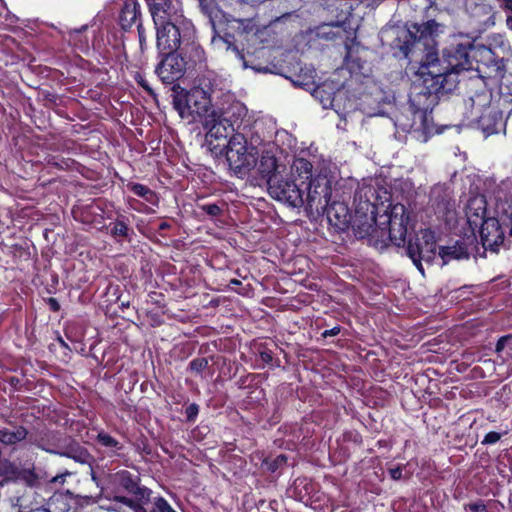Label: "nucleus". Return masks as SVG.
<instances>
[{"instance_id":"obj_45","label":"nucleus","mask_w":512,"mask_h":512,"mask_svg":"<svg viewBox=\"0 0 512 512\" xmlns=\"http://www.w3.org/2000/svg\"><path fill=\"white\" fill-rule=\"evenodd\" d=\"M512 339V334L502 336L498 339L495 347V351L500 356L501 352L506 347L507 343Z\"/></svg>"},{"instance_id":"obj_13","label":"nucleus","mask_w":512,"mask_h":512,"mask_svg":"<svg viewBox=\"0 0 512 512\" xmlns=\"http://www.w3.org/2000/svg\"><path fill=\"white\" fill-rule=\"evenodd\" d=\"M181 44L179 28L171 21L159 22L157 26V48L160 53L176 52Z\"/></svg>"},{"instance_id":"obj_34","label":"nucleus","mask_w":512,"mask_h":512,"mask_svg":"<svg viewBox=\"0 0 512 512\" xmlns=\"http://www.w3.org/2000/svg\"><path fill=\"white\" fill-rule=\"evenodd\" d=\"M150 512H176L171 505L163 498V497H156L154 498L151 507Z\"/></svg>"},{"instance_id":"obj_29","label":"nucleus","mask_w":512,"mask_h":512,"mask_svg":"<svg viewBox=\"0 0 512 512\" xmlns=\"http://www.w3.org/2000/svg\"><path fill=\"white\" fill-rule=\"evenodd\" d=\"M482 57L485 60V63L491 68V72H493L496 76L502 75L505 65L503 58L495 57L494 52L490 48L484 47L482 49Z\"/></svg>"},{"instance_id":"obj_38","label":"nucleus","mask_w":512,"mask_h":512,"mask_svg":"<svg viewBox=\"0 0 512 512\" xmlns=\"http://www.w3.org/2000/svg\"><path fill=\"white\" fill-rule=\"evenodd\" d=\"M204 51L201 47L192 44L190 46V60L193 64L202 63L204 61Z\"/></svg>"},{"instance_id":"obj_16","label":"nucleus","mask_w":512,"mask_h":512,"mask_svg":"<svg viewBox=\"0 0 512 512\" xmlns=\"http://www.w3.org/2000/svg\"><path fill=\"white\" fill-rule=\"evenodd\" d=\"M156 26L159 22L172 20L177 15L178 9L173 0H146Z\"/></svg>"},{"instance_id":"obj_43","label":"nucleus","mask_w":512,"mask_h":512,"mask_svg":"<svg viewBox=\"0 0 512 512\" xmlns=\"http://www.w3.org/2000/svg\"><path fill=\"white\" fill-rule=\"evenodd\" d=\"M501 437H502V433L491 431L485 435L484 439L482 440V444L483 445L495 444L496 442H498L501 439Z\"/></svg>"},{"instance_id":"obj_8","label":"nucleus","mask_w":512,"mask_h":512,"mask_svg":"<svg viewBox=\"0 0 512 512\" xmlns=\"http://www.w3.org/2000/svg\"><path fill=\"white\" fill-rule=\"evenodd\" d=\"M304 184V181L298 184L291 178L281 176L277 181L272 180V185L267 191L273 199L288 207L300 208L304 205V189L302 188Z\"/></svg>"},{"instance_id":"obj_15","label":"nucleus","mask_w":512,"mask_h":512,"mask_svg":"<svg viewBox=\"0 0 512 512\" xmlns=\"http://www.w3.org/2000/svg\"><path fill=\"white\" fill-rule=\"evenodd\" d=\"M490 96L486 90L475 91L465 100V115L470 123H474L477 117L489 109Z\"/></svg>"},{"instance_id":"obj_37","label":"nucleus","mask_w":512,"mask_h":512,"mask_svg":"<svg viewBox=\"0 0 512 512\" xmlns=\"http://www.w3.org/2000/svg\"><path fill=\"white\" fill-rule=\"evenodd\" d=\"M208 367V359L201 357L195 358L189 363V369L194 373H201Z\"/></svg>"},{"instance_id":"obj_46","label":"nucleus","mask_w":512,"mask_h":512,"mask_svg":"<svg viewBox=\"0 0 512 512\" xmlns=\"http://www.w3.org/2000/svg\"><path fill=\"white\" fill-rule=\"evenodd\" d=\"M71 475H72V473L70 471L66 470V471L52 477L49 482L51 484L63 485L66 481V478Z\"/></svg>"},{"instance_id":"obj_50","label":"nucleus","mask_w":512,"mask_h":512,"mask_svg":"<svg viewBox=\"0 0 512 512\" xmlns=\"http://www.w3.org/2000/svg\"><path fill=\"white\" fill-rule=\"evenodd\" d=\"M115 501L122 503V504L130 507L131 509H133V507L135 506V504L137 502V501H135L131 498L125 497V496H116Z\"/></svg>"},{"instance_id":"obj_35","label":"nucleus","mask_w":512,"mask_h":512,"mask_svg":"<svg viewBox=\"0 0 512 512\" xmlns=\"http://www.w3.org/2000/svg\"><path fill=\"white\" fill-rule=\"evenodd\" d=\"M97 440L101 445L108 448H113L117 450L122 448L121 444L115 438L104 432H100L97 435Z\"/></svg>"},{"instance_id":"obj_10","label":"nucleus","mask_w":512,"mask_h":512,"mask_svg":"<svg viewBox=\"0 0 512 512\" xmlns=\"http://www.w3.org/2000/svg\"><path fill=\"white\" fill-rule=\"evenodd\" d=\"M253 168H255V176L252 177L251 183L254 186H266L268 189L272 185V180L277 181L282 176L281 166L278 164L276 157L269 151L262 153L260 160L256 161Z\"/></svg>"},{"instance_id":"obj_4","label":"nucleus","mask_w":512,"mask_h":512,"mask_svg":"<svg viewBox=\"0 0 512 512\" xmlns=\"http://www.w3.org/2000/svg\"><path fill=\"white\" fill-rule=\"evenodd\" d=\"M224 150L229 168L240 178L247 176L256 165L257 150L248 145L247 139L241 133L232 135L227 144L223 143L220 153Z\"/></svg>"},{"instance_id":"obj_57","label":"nucleus","mask_w":512,"mask_h":512,"mask_svg":"<svg viewBox=\"0 0 512 512\" xmlns=\"http://www.w3.org/2000/svg\"><path fill=\"white\" fill-rule=\"evenodd\" d=\"M48 304L53 311H58L60 309V305L55 298H49Z\"/></svg>"},{"instance_id":"obj_59","label":"nucleus","mask_w":512,"mask_h":512,"mask_svg":"<svg viewBox=\"0 0 512 512\" xmlns=\"http://www.w3.org/2000/svg\"><path fill=\"white\" fill-rule=\"evenodd\" d=\"M506 25L510 30H512V15L507 17Z\"/></svg>"},{"instance_id":"obj_14","label":"nucleus","mask_w":512,"mask_h":512,"mask_svg":"<svg viewBox=\"0 0 512 512\" xmlns=\"http://www.w3.org/2000/svg\"><path fill=\"white\" fill-rule=\"evenodd\" d=\"M324 215L328 223L339 232L349 227L352 218L347 205L340 201L329 203Z\"/></svg>"},{"instance_id":"obj_17","label":"nucleus","mask_w":512,"mask_h":512,"mask_svg":"<svg viewBox=\"0 0 512 512\" xmlns=\"http://www.w3.org/2000/svg\"><path fill=\"white\" fill-rule=\"evenodd\" d=\"M118 18L121 28L125 31L141 22L140 5L137 0H123Z\"/></svg>"},{"instance_id":"obj_33","label":"nucleus","mask_w":512,"mask_h":512,"mask_svg":"<svg viewBox=\"0 0 512 512\" xmlns=\"http://www.w3.org/2000/svg\"><path fill=\"white\" fill-rule=\"evenodd\" d=\"M26 483L29 487H36L39 485V477L34 469H22L19 479Z\"/></svg>"},{"instance_id":"obj_60","label":"nucleus","mask_w":512,"mask_h":512,"mask_svg":"<svg viewBox=\"0 0 512 512\" xmlns=\"http://www.w3.org/2000/svg\"><path fill=\"white\" fill-rule=\"evenodd\" d=\"M169 228V224L167 222H162L160 225H159V229L160 230H164V229H167Z\"/></svg>"},{"instance_id":"obj_30","label":"nucleus","mask_w":512,"mask_h":512,"mask_svg":"<svg viewBox=\"0 0 512 512\" xmlns=\"http://www.w3.org/2000/svg\"><path fill=\"white\" fill-rule=\"evenodd\" d=\"M312 169L313 165L304 158L294 160L292 165L293 173L297 174V176L304 182H306V180H309L310 182L313 179Z\"/></svg>"},{"instance_id":"obj_5","label":"nucleus","mask_w":512,"mask_h":512,"mask_svg":"<svg viewBox=\"0 0 512 512\" xmlns=\"http://www.w3.org/2000/svg\"><path fill=\"white\" fill-rule=\"evenodd\" d=\"M307 191L304 198V207L307 216L317 221L325 214L326 207L331 200V182L325 175H317L310 182H305Z\"/></svg>"},{"instance_id":"obj_52","label":"nucleus","mask_w":512,"mask_h":512,"mask_svg":"<svg viewBox=\"0 0 512 512\" xmlns=\"http://www.w3.org/2000/svg\"><path fill=\"white\" fill-rule=\"evenodd\" d=\"M389 474L393 480H400L402 478V468L395 467L389 469Z\"/></svg>"},{"instance_id":"obj_31","label":"nucleus","mask_w":512,"mask_h":512,"mask_svg":"<svg viewBox=\"0 0 512 512\" xmlns=\"http://www.w3.org/2000/svg\"><path fill=\"white\" fill-rule=\"evenodd\" d=\"M131 191L150 203H154L156 194L147 186L135 183L130 186Z\"/></svg>"},{"instance_id":"obj_41","label":"nucleus","mask_w":512,"mask_h":512,"mask_svg":"<svg viewBox=\"0 0 512 512\" xmlns=\"http://www.w3.org/2000/svg\"><path fill=\"white\" fill-rule=\"evenodd\" d=\"M287 458L285 455H279L272 461H264V465L270 472H275L280 466L286 462Z\"/></svg>"},{"instance_id":"obj_23","label":"nucleus","mask_w":512,"mask_h":512,"mask_svg":"<svg viewBox=\"0 0 512 512\" xmlns=\"http://www.w3.org/2000/svg\"><path fill=\"white\" fill-rule=\"evenodd\" d=\"M486 213V201L484 197L480 196L469 200L466 216L471 226H481V223L489 218L486 216Z\"/></svg>"},{"instance_id":"obj_32","label":"nucleus","mask_w":512,"mask_h":512,"mask_svg":"<svg viewBox=\"0 0 512 512\" xmlns=\"http://www.w3.org/2000/svg\"><path fill=\"white\" fill-rule=\"evenodd\" d=\"M22 469H19L14 463L5 460L3 462L1 475L9 480H18Z\"/></svg>"},{"instance_id":"obj_3","label":"nucleus","mask_w":512,"mask_h":512,"mask_svg":"<svg viewBox=\"0 0 512 512\" xmlns=\"http://www.w3.org/2000/svg\"><path fill=\"white\" fill-rule=\"evenodd\" d=\"M245 113V107L240 103H235L225 111L212 110L205 116L203 121V127L206 130L205 141L211 151L221 146L220 144L213 145L214 140L225 142L228 137L235 134L234 124Z\"/></svg>"},{"instance_id":"obj_7","label":"nucleus","mask_w":512,"mask_h":512,"mask_svg":"<svg viewBox=\"0 0 512 512\" xmlns=\"http://www.w3.org/2000/svg\"><path fill=\"white\" fill-rule=\"evenodd\" d=\"M406 254L419 272L424 275L422 261L432 263L437 255L434 233L430 229H423L414 238H410L406 246Z\"/></svg>"},{"instance_id":"obj_44","label":"nucleus","mask_w":512,"mask_h":512,"mask_svg":"<svg viewBox=\"0 0 512 512\" xmlns=\"http://www.w3.org/2000/svg\"><path fill=\"white\" fill-rule=\"evenodd\" d=\"M198 413H199V406L196 403L190 404L185 410V415H186L187 421L193 422L195 420V418L197 417Z\"/></svg>"},{"instance_id":"obj_20","label":"nucleus","mask_w":512,"mask_h":512,"mask_svg":"<svg viewBox=\"0 0 512 512\" xmlns=\"http://www.w3.org/2000/svg\"><path fill=\"white\" fill-rule=\"evenodd\" d=\"M179 88L178 85L173 86L172 104L182 119L189 118L193 115L192 100L196 94L178 91Z\"/></svg>"},{"instance_id":"obj_2","label":"nucleus","mask_w":512,"mask_h":512,"mask_svg":"<svg viewBox=\"0 0 512 512\" xmlns=\"http://www.w3.org/2000/svg\"><path fill=\"white\" fill-rule=\"evenodd\" d=\"M422 82L414 83L409 95L408 111L413 115L411 124H402L403 128H413L417 123L425 127L428 114L438 104L441 96L455 89L454 79L437 80L428 71H421Z\"/></svg>"},{"instance_id":"obj_47","label":"nucleus","mask_w":512,"mask_h":512,"mask_svg":"<svg viewBox=\"0 0 512 512\" xmlns=\"http://www.w3.org/2000/svg\"><path fill=\"white\" fill-rule=\"evenodd\" d=\"M230 21H235L242 26V32L249 33L253 29V25L251 20L249 19H236L232 18Z\"/></svg>"},{"instance_id":"obj_25","label":"nucleus","mask_w":512,"mask_h":512,"mask_svg":"<svg viewBox=\"0 0 512 512\" xmlns=\"http://www.w3.org/2000/svg\"><path fill=\"white\" fill-rule=\"evenodd\" d=\"M30 443L46 452L58 454L61 445V439L59 438L58 433L49 431L44 433L39 438L33 439L30 437Z\"/></svg>"},{"instance_id":"obj_6","label":"nucleus","mask_w":512,"mask_h":512,"mask_svg":"<svg viewBox=\"0 0 512 512\" xmlns=\"http://www.w3.org/2000/svg\"><path fill=\"white\" fill-rule=\"evenodd\" d=\"M311 93L324 109H333L341 118H345L352 109L353 103L349 100L347 92L334 81H325L313 86Z\"/></svg>"},{"instance_id":"obj_28","label":"nucleus","mask_w":512,"mask_h":512,"mask_svg":"<svg viewBox=\"0 0 512 512\" xmlns=\"http://www.w3.org/2000/svg\"><path fill=\"white\" fill-rule=\"evenodd\" d=\"M189 93H195L194 100H192V108H193V114L196 113L198 115H202L207 113L208 114V108L210 105V99L207 96V93L202 88H196L191 90Z\"/></svg>"},{"instance_id":"obj_48","label":"nucleus","mask_w":512,"mask_h":512,"mask_svg":"<svg viewBox=\"0 0 512 512\" xmlns=\"http://www.w3.org/2000/svg\"><path fill=\"white\" fill-rule=\"evenodd\" d=\"M466 508L472 512H483L486 510V506L482 501L470 503L466 506Z\"/></svg>"},{"instance_id":"obj_27","label":"nucleus","mask_w":512,"mask_h":512,"mask_svg":"<svg viewBox=\"0 0 512 512\" xmlns=\"http://www.w3.org/2000/svg\"><path fill=\"white\" fill-rule=\"evenodd\" d=\"M500 117L497 116L496 112H492L489 108L486 112H483L480 117H477L474 123H477L478 127L483 131L486 136L498 132V124Z\"/></svg>"},{"instance_id":"obj_51","label":"nucleus","mask_w":512,"mask_h":512,"mask_svg":"<svg viewBox=\"0 0 512 512\" xmlns=\"http://www.w3.org/2000/svg\"><path fill=\"white\" fill-rule=\"evenodd\" d=\"M137 31H138V36H139V43H140L141 48L143 49L144 43L146 41V37H145L144 28H143L141 22H139L137 24Z\"/></svg>"},{"instance_id":"obj_42","label":"nucleus","mask_w":512,"mask_h":512,"mask_svg":"<svg viewBox=\"0 0 512 512\" xmlns=\"http://www.w3.org/2000/svg\"><path fill=\"white\" fill-rule=\"evenodd\" d=\"M201 11L213 22L215 4L211 0H200Z\"/></svg>"},{"instance_id":"obj_36","label":"nucleus","mask_w":512,"mask_h":512,"mask_svg":"<svg viewBox=\"0 0 512 512\" xmlns=\"http://www.w3.org/2000/svg\"><path fill=\"white\" fill-rule=\"evenodd\" d=\"M129 228L127 224L122 220H116L113 228L111 229V235L113 237H128Z\"/></svg>"},{"instance_id":"obj_54","label":"nucleus","mask_w":512,"mask_h":512,"mask_svg":"<svg viewBox=\"0 0 512 512\" xmlns=\"http://www.w3.org/2000/svg\"><path fill=\"white\" fill-rule=\"evenodd\" d=\"M340 333V327L339 326H336V327H333L332 329H329V330H325L323 333H322V336L324 338H327V337H332V336H336Z\"/></svg>"},{"instance_id":"obj_56","label":"nucleus","mask_w":512,"mask_h":512,"mask_svg":"<svg viewBox=\"0 0 512 512\" xmlns=\"http://www.w3.org/2000/svg\"><path fill=\"white\" fill-rule=\"evenodd\" d=\"M142 504L144 503L138 500L135 506L133 507V510L135 512H150V508L146 509Z\"/></svg>"},{"instance_id":"obj_19","label":"nucleus","mask_w":512,"mask_h":512,"mask_svg":"<svg viewBox=\"0 0 512 512\" xmlns=\"http://www.w3.org/2000/svg\"><path fill=\"white\" fill-rule=\"evenodd\" d=\"M58 455L71 458L82 464L89 463L91 460V455L87 449L69 437L65 438L64 441L61 442Z\"/></svg>"},{"instance_id":"obj_22","label":"nucleus","mask_w":512,"mask_h":512,"mask_svg":"<svg viewBox=\"0 0 512 512\" xmlns=\"http://www.w3.org/2000/svg\"><path fill=\"white\" fill-rule=\"evenodd\" d=\"M377 200L376 190L370 185L359 187L354 194L355 210H376L375 201Z\"/></svg>"},{"instance_id":"obj_9","label":"nucleus","mask_w":512,"mask_h":512,"mask_svg":"<svg viewBox=\"0 0 512 512\" xmlns=\"http://www.w3.org/2000/svg\"><path fill=\"white\" fill-rule=\"evenodd\" d=\"M350 225L352 226L354 235L358 239L367 238L371 244L378 249H383L386 244L383 241L374 239V234H378L379 230L376 227V210H355L354 216L351 218Z\"/></svg>"},{"instance_id":"obj_49","label":"nucleus","mask_w":512,"mask_h":512,"mask_svg":"<svg viewBox=\"0 0 512 512\" xmlns=\"http://www.w3.org/2000/svg\"><path fill=\"white\" fill-rule=\"evenodd\" d=\"M295 86L304 88L305 90L312 91L314 83L312 81H302L300 79L292 80Z\"/></svg>"},{"instance_id":"obj_12","label":"nucleus","mask_w":512,"mask_h":512,"mask_svg":"<svg viewBox=\"0 0 512 512\" xmlns=\"http://www.w3.org/2000/svg\"><path fill=\"white\" fill-rule=\"evenodd\" d=\"M504 226L510 227V223H500L497 218L489 217L480 226V237L484 250L498 252L499 247L504 245Z\"/></svg>"},{"instance_id":"obj_1","label":"nucleus","mask_w":512,"mask_h":512,"mask_svg":"<svg viewBox=\"0 0 512 512\" xmlns=\"http://www.w3.org/2000/svg\"><path fill=\"white\" fill-rule=\"evenodd\" d=\"M444 25L431 19L424 23H412L398 32L395 47L405 58H420L421 69H426L429 75L437 80L454 79L455 88L458 84V74L473 69V61L469 51L471 44H458L443 51L439 59L436 53V37L443 32Z\"/></svg>"},{"instance_id":"obj_62","label":"nucleus","mask_w":512,"mask_h":512,"mask_svg":"<svg viewBox=\"0 0 512 512\" xmlns=\"http://www.w3.org/2000/svg\"><path fill=\"white\" fill-rule=\"evenodd\" d=\"M59 342L60 344L65 347V348H68V345L65 343V341L62 339V338H59Z\"/></svg>"},{"instance_id":"obj_39","label":"nucleus","mask_w":512,"mask_h":512,"mask_svg":"<svg viewBox=\"0 0 512 512\" xmlns=\"http://www.w3.org/2000/svg\"><path fill=\"white\" fill-rule=\"evenodd\" d=\"M232 38L231 35H227L224 38V42L227 44V51H231L234 53V55L239 59L243 61V66L247 67V63L244 60V54L243 52L229 39Z\"/></svg>"},{"instance_id":"obj_55","label":"nucleus","mask_w":512,"mask_h":512,"mask_svg":"<svg viewBox=\"0 0 512 512\" xmlns=\"http://www.w3.org/2000/svg\"><path fill=\"white\" fill-rule=\"evenodd\" d=\"M501 9L512 12V0H497Z\"/></svg>"},{"instance_id":"obj_61","label":"nucleus","mask_w":512,"mask_h":512,"mask_svg":"<svg viewBox=\"0 0 512 512\" xmlns=\"http://www.w3.org/2000/svg\"><path fill=\"white\" fill-rule=\"evenodd\" d=\"M240 284H241V282L239 280H237V279H232L230 281V285H240Z\"/></svg>"},{"instance_id":"obj_40","label":"nucleus","mask_w":512,"mask_h":512,"mask_svg":"<svg viewBox=\"0 0 512 512\" xmlns=\"http://www.w3.org/2000/svg\"><path fill=\"white\" fill-rule=\"evenodd\" d=\"M199 208L211 217H217L222 213V208L216 203L202 204Z\"/></svg>"},{"instance_id":"obj_18","label":"nucleus","mask_w":512,"mask_h":512,"mask_svg":"<svg viewBox=\"0 0 512 512\" xmlns=\"http://www.w3.org/2000/svg\"><path fill=\"white\" fill-rule=\"evenodd\" d=\"M119 485L127 492L136 496L137 500L147 503L150 499L151 490L140 487L137 480L131 475L129 471H121L117 473Z\"/></svg>"},{"instance_id":"obj_53","label":"nucleus","mask_w":512,"mask_h":512,"mask_svg":"<svg viewBox=\"0 0 512 512\" xmlns=\"http://www.w3.org/2000/svg\"><path fill=\"white\" fill-rule=\"evenodd\" d=\"M259 355L262 362L266 364H269L273 359L271 351L268 350L260 351Z\"/></svg>"},{"instance_id":"obj_24","label":"nucleus","mask_w":512,"mask_h":512,"mask_svg":"<svg viewBox=\"0 0 512 512\" xmlns=\"http://www.w3.org/2000/svg\"><path fill=\"white\" fill-rule=\"evenodd\" d=\"M28 430L22 425H10L0 428V442L5 446H13L25 440Z\"/></svg>"},{"instance_id":"obj_21","label":"nucleus","mask_w":512,"mask_h":512,"mask_svg":"<svg viewBox=\"0 0 512 512\" xmlns=\"http://www.w3.org/2000/svg\"><path fill=\"white\" fill-rule=\"evenodd\" d=\"M438 255L442 259L443 264H447L451 260L468 259L470 250L468 242L465 240L456 241L453 245L441 246Z\"/></svg>"},{"instance_id":"obj_63","label":"nucleus","mask_w":512,"mask_h":512,"mask_svg":"<svg viewBox=\"0 0 512 512\" xmlns=\"http://www.w3.org/2000/svg\"><path fill=\"white\" fill-rule=\"evenodd\" d=\"M509 237H512V217L510 218V230H509Z\"/></svg>"},{"instance_id":"obj_26","label":"nucleus","mask_w":512,"mask_h":512,"mask_svg":"<svg viewBox=\"0 0 512 512\" xmlns=\"http://www.w3.org/2000/svg\"><path fill=\"white\" fill-rule=\"evenodd\" d=\"M407 228L403 224L402 219H398L396 216L390 217L388 236L389 240L397 247L404 246L406 243Z\"/></svg>"},{"instance_id":"obj_58","label":"nucleus","mask_w":512,"mask_h":512,"mask_svg":"<svg viewBox=\"0 0 512 512\" xmlns=\"http://www.w3.org/2000/svg\"><path fill=\"white\" fill-rule=\"evenodd\" d=\"M138 83L146 90L148 91L149 93H152V89L149 87V85L147 84V82L142 78V77H139L138 79Z\"/></svg>"},{"instance_id":"obj_64","label":"nucleus","mask_w":512,"mask_h":512,"mask_svg":"<svg viewBox=\"0 0 512 512\" xmlns=\"http://www.w3.org/2000/svg\"><path fill=\"white\" fill-rule=\"evenodd\" d=\"M18 382H19V380L16 378L11 379V384H13V385H15V383H18Z\"/></svg>"},{"instance_id":"obj_11","label":"nucleus","mask_w":512,"mask_h":512,"mask_svg":"<svg viewBox=\"0 0 512 512\" xmlns=\"http://www.w3.org/2000/svg\"><path fill=\"white\" fill-rule=\"evenodd\" d=\"M164 54V59L156 67V73L164 83L170 84L185 74L189 62L175 52Z\"/></svg>"}]
</instances>
